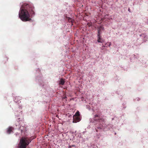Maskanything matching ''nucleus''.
I'll return each mask as SVG.
<instances>
[{"instance_id":"1","label":"nucleus","mask_w":148,"mask_h":148,"mask_svg":"<svg viewBox=\"0 0 148 148\" xmlns=\"http://www.w3.org/2000/svg\"><path fill=\"white\" fill-rule=\"evenodd\" d=\"M34 8L31 4L24 3L22 6L19 12V17L23 21H30V14H34L35 12L34 9Z\"/></svg>"},{"instance_id":"2","label":"nucleus","mask_w":148,"mask_h":148,"mask_svg":"<svg viewBox=\"0 0 148 148\" xmlns=\"http://www.w3.org/2000/svg\"><path fill=\"white\" fill-rule=\"evenodd\" d=\"M35 136L30 137H22L20 140L18 148H26L27 146L34 138H35Z\"/></svg>"},{"instance_id":"3","label":"nucleus","mask_w":148,"mask_h":148,"mask_svg":"<svg viewBox=\"0 0 148 148\" xmlns=\"http://www.w3.org/2000/svg\"><path fill=\"white\" fill-rule=\"evenodd\" d=\"M103 27L101 26H100L99 27H98L97 40V41L98 42H103L102 40L101 41H99V39H100V35L101 34V30H103Z\"/></svg>"},{"instance_id":"4","label":"nucleus","mask_w":148,"mask_h":148,"mask_svg":"<svg viewBox=\"0 0 148 148\" xmlns=\"http://www.w3.org/2000/svg\"><path fill=\"white\" fill-rule=\"evenodd\" d=\"M73 123H77L80 121V119L78 116H73Z\"/></svg>"},{"instance_id":"5","label":"nucleus","mask_w":148,"mask_h":148,"mask_svg":"<svg viewBox=\"0 0 148 148\" xmlns=\"http://www.w3.org/2000/svg\"><path fill=\"white\" fill-rule=\"evenodd\" d=\"M13 128L12 127H10L7 129V133L8 134H10L12 131Z\"/></svg>"},{"instance_id":"6","label":"nucleus","mask_w":148,"mask_h":148,"mask_svg":"<svg viewBox=\"0 0 148 148\" xmlns=\"http://www.w3.org/2000/svg\"><path fill=\"white\" fill-rule=\"evenodd\" d=\"M97 119L98 120H94L95 121H99L100 122L101 121L102 122L105 123V120L103 118H101L100 117H97Z\"/></svg>"},{"instance_id":"7","label":"nucleus","mask_w":148,"mask_h":148,"mask_svg":"<svg viewBox=\"0 0 148 148\" xmlns=\"http://www.w3.org/2000/svg\"><path fill=\"white\" fill-rule=\"evenodd\" d=\"M94 117L93 118L94 120H97V117H100V114H96L94 116Z\"/></svg>"},{"instance_id":"8","label":"nucleus","mask_w":148,"mask_h":148,"mask_svg":"<svg viewBox=\"0 0 148 148\" xmlns=\"http://www.w3.org/2000/svg\"><path fill=\"white\" fill-rule=\"evenodd\" d=\"M64 83L65 81L62 78L60 79V81L59 84L62 85H63L64 84Z\"/></svg>"},{"instance_id":"9","label":"nucleus","mask_w":148,"mask_h":148,"mask_svg":"<svg viewBox=\"0 0 148 148\" xmlns=\"http://www.w3.org/2000/svg\"><path fill=\"white\" fill-rule=\"evenodd\" d=\"M68 21L69 22L73 23L74 21V20L69 17L68 18Z\"/></svg>"},{"instance_id":"10","label":"nucleus","mask_w":148,"mask_h":148,"mask_svg":"<svg viewBox=\"0 0 148 148\" xmlns=\"http://www.w3.org/2000/svg\"><path fill=\"white\" fill-rule=\"evenodd\" d=\"M80 115L79 112V111H77L73 116H78Z\"/></svg>"},{"instance_id":"11","label":"nucleus","mask_w":148,"mask_h":148,"mask_svg":"<svg viewBox=\"0 0 148 148\" xmlns=\"http://www.w3.org/2000/svg\"><path fill=\"white\" fill-rule=\"evenodd\" d=\"M100 39H99V41H101V40L103 41V42H100V43H103V42H104V40L103 39L101 38V36H100Z\"/></svg>"},{"instance_id":"12","label":"nucleus","mask_w":148,"mask_h":148,"mask_svg":"<svg viewBox=\"0 0 148 148\" xmlns=\"http://www.w3.org/2000/svg\"><path fill=\"white\" fill-rule=\"evenodd\" d=\"M75 145H71V147H75Z\"/></svg>"},{"instance_id":"13","label":"nucleus","mask_w":148,"mask_h":148,"mask_svg":"<svg viewBox=\"0 0 148 148\" xmlns=\"http://www.w3.org/2000/svg\"><path fill=\"white\" fill-rule=\"evenodd\" d=\"M71 146H69V148H71Z\"/></svg>"},{"instance_id":"14","label":"nucleus","mask_w":148,"mask_h":148,"mask_svg":"<svg viewBox=\"0 0 148 148\" xmlns=\"http://www.w3.org/2000/svg\"><path fill=\"white\" fill-rule=\"evenodd\" d=\"M110 45H111V44H110H110H109V47H110Z\"/></svg>"},{"instance_id":"15","label":"nucleus","mask_w":148,"mask_h":148,"mask_svg":"<svg viewBox=\"0 0 148 148\" xmlns=\"http://www.w3.org/2000/svg\"><path fill=\"white\" fill-rule=\"evenodd\" d=\"M101 49L103 50L104 49V48H102Z\"/></svg>"},{"instance_id":"16","label":"nucleus","mask_w":148,"mask_h":148,"mask_svg":"<svg viewBox=\"0 0 148 148\" xmlns=\"http://www.w3.org/2000/svg\"><path fill=\"white\" fill-rule=\"evenodd\" d=\"M105 46H103V47H104Z\"/></svg>"}]
</instances>
